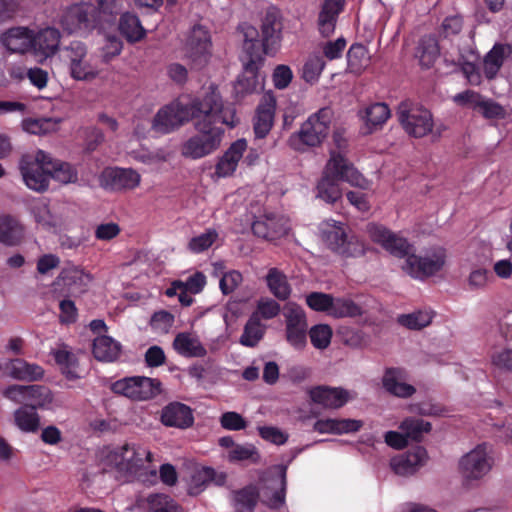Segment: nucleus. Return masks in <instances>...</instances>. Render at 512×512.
<instances>
[{"label": "nucleus", "instance_id": "nucleus-62", "mask_svg": "<svg viewBox=\"0 0 512 512\" xmlns=\"http://www.w3.org/2000/svg\"><path fill=\"white\" fill-rule=\"evenodd\" d=\"M221 427L229 431H239L247 427V421L237 412H224L219 419Z\"/></svg>", "mask_w": 512, "mask_h": 512}, {"label": "nucleus", "instance_id": "nucleus-38", "mask_svg": "<svg viewBox=\"0 0 512 512\" xmlns=\"http://www.w3.org/2000/svg\"><path fill=\"white\" fill-rule=\"evenodd\" d=\"M440 56L438 40L433 35L423 36L418 43V64L429 69Z\"/></svg>", "mask_w": 512, "mask_h": 512}, {"label": "nucleus", "instance_id": "nucleus-18", "mask_svg": "<svg viewBox=\"0 0 512 512\" xmlns=\"http://www.w3.org/2000/svg\"><path fill=\"white\" fill-rule=\"evenodd\" d=\"M289 228L288 220L274 213L261 215L252 223L254 235L269 241L285 236Z\"/></svg>", "mask_w": 512, "mask_h": 512}, {"label": "nucleus", "instance_id": "nucleus-4", "mask_svg": "<svg viewBox=\"0 0 512 512\" xmlns=\"http://www.w3.org/2000/svg\"><path fill=\"white\" fill-rule=\"evenodd\" d=\"M287 466L276 465L269 468L261 478L260 492L253 487H245L234 493V508L237 512H252L259 494L270 508L279 509L285 504Z\"/></svg>", "mask_w": 512, "mask_h": 512}, {"label": "nucleus", "instance_id": "nucleus-56", "mask_svg": "<svg viewBox=\"0 0 512 512\" xmlns=\"http://www.w3.org/2000/svg\"><path fill=\"white\" fill-rule=\"evenodd\" d=\"M174 315L166 310L156 311L150 319L151 329L159 334H167L174 324Z\"/></svg>", "mask_w": 512, "mask_h": 512}, {"label": "nucleus", "instance_id": "nucleus-41", "mask_svg": "<svg viewBox=\"0 0 512 512\" xmlns=\"http://www.w3.org/2000/svg\"><path fill=\"white\" fill-rule=\"evenodd\" d=\"M391 112L386 103L377 102L365 109V124L368 132L371 133L381 128L390 118Z\"/></svg>", "mask_w": 512, "mask_h": 512}, {"label": "nucleus", "instance_id": "nucleus-55", "mask_svg": "<svg viewBox=\"0 0 512 512\" xmlns=\"http://www.w3.org/2000/svg\"><path fill=\"white\" fill-rule=\"evenodd\" d=\"M231 462L249 460L257 463L260 460L258 449L253 444L235 445L228 453Z\"/></svg>", "mask_w": 512, "mask_h": 512}, {"label": "nucleus", "instance_id": "nucleus-29", "mask_svg": "<svg viewBox=\"0 0 512 512\" xmlns=\"http://www.w3.org/2000/svg\"><path fill=\"white\" fill-rule=\"evenodd\" d=\"M173 349L185 358H202L207 355V349L201 343L199 337L192 332H179L176 334Z\"/></svg>", "mask_w": 512, "mask_h": 512}, {"label": "nucleus", "instance_id": "nucleus-11", "mask_svg": "<svg viewBox=\"0 0 512 512\" xmlns=\"http://www.w3.org/2000/svg\"><path fill=\"white\" fill-rule=\"evenodd\" d=\"M52 156L43 150L34 155L25 154L19 161V170L25 185L36 192H44L49 186V165Z\"/></svg>", "mask_w": 512, "mask_h": 512}, {"label": "nucleus", "instance_id": "nucleus-59", "mask_svg": "<svg viewBox=\"0 0 512 512\" xmlns=\"http://www.w3.org/2000/svg\"><path fill=\"white\" fill-rule=\"evenodd\" d=\"M257 430L263 440L274 445H284L289 439L287 432L275 426H259Z\"/></svg>", "mask_w": 512, "mask_h": 512}, {"label": "nucleus", "instance_id": "nucleus-40", "mask_svg": "<svg viewBox=\"0 0 512 512\" xmlns=\"http://www.w3.org/2000/svg\"><path fill=\"white\" fill-rule=\"evenodd\" d=\"M266 327L257 314H252L246 322L239 342L246 347H255L263 338Z\"/></svg>", "mask_w": 512, "mask_h": 512}, {"label": "nucleus", "instance_id": "nucleus-64", "mask_svg": "<svg viewBox=\"0 0 512 512\" xmlns=\"http://www.w3.org/2000/svg\"><path fill=\"white\" fill-rule=\"evenodd\" d=\"M280 311L281 307L277 301L270 298H262L258 301L256 314L268 320L276 317Z\"/></svg>", "mask_w": 512, "mask_h": 512}, {"label": "nucleus", "instance_id": "nucleus-51", "mask_svg": "<svg viewBox=\"0 0 512 512\" xmlns=\"http://www.w3.org/2000/svg\"><path fill=\"white\" fill-rule=\"evenodd\" d=\"M390 465L397 475L403 477L412 476L416 473V452L404 453L393 457Z\"/></svg>", "mask_w": 512, "mask_h": 512}, {"label": "nucleus", "instance_id": "nucleus-50", "mask_svg": "<svg viewBox=\"0 0 512 512\" xmlns=\"http://www.w3.org/2000/svg\"><path fill=\"white\" fill-rule=\"evenodd\" d=\"M415 104L413 100H403L397 109L398 120L403 129L411 136L416 135V116L414 115Z\"/></svg>", "mask_w": 512, "mask_h": 512}, {"label": "nucleus", "instance_id": "nucleus-9", "mask_svg": "<svg viewBox=\"0 0 512 512\" xmlns=\"http://www.w3.org/2000/svg\"><path fill=\"white\" fill-rule=\"evenodd\" d=\"M319 234L327 248L338 255L350 257L363 250L358 240L348 235V227L343 222L325 220L319 225Z\"/></svg>", "mask_w": 512, "mask_h": 512}, {"label": "nucleus", "instance_id": "nucleus-3", "mask_svg": "<svg viewBox=\"0 0 512 512\" xmlns=\"http://www.w3.org/2000/svg\"><path fill=\"white\" fill-rule=\"evenodd\" d=\"M340 181L363 190L370 187V181L340 151L332 150L317 184L316 197L328 204H334L342 197Z\"/></svg>", "mask_w": 512, "mask_h": 512}, {"label": "nucleus", "instance_id": "nucleus-63", "mask_svg": "<svg viewBox=\"0 0 512 512\" xmlns=\"http://www.w3.org/2000/svg\"><path fill=\"white\" fill-rule=\"evenodd\" d=\"M243 277L239 271L232 270L225 273L220 279L219 286L223 294L232 293L242 282Z\"/></svg>", "mask_w": 512, "mask_h": 512}, {"label": "nucleus", "instance_id": "nucleus-30", "mask_svg": "<svg viewBox=\"0 0 512 512\" xmlns=\"http://www.w3.org/2000/svg\"><path fill=\"white\" fill-rule=\"evenodd\" d=\"M247 149V142L245 139H238L227 149V151L220 157L215 167V173L218 177H228L232 175L238 166V162Z\"/></svg>", "mask_w": 512, "mask_h": 512}, {"label": "nucleus", "instance_id": "nucleus-10", "mask_svg": "<svg viewBox=\"0 0 512 512\" xmlns=\"http://www.w3.org/2000/svg\"><path fill=\"white\" fill-rule=\"evenodd\" d=\"M371 239L380 244L385 250L392 255L404 258L403 270L412 278H416V256L410 254L412 246L403 237L391 232L386 227L378 224H369L367 227Z\"/></svg>", "mask_w": 512, "mask_h": 512}, {"label": "nucleus", "instance_id": "nucleus-2", "mask_svg": "<svg viewBox=\"0 0 512 512\" xmlns=\"http://www.w3.org/2000/svg\"><path fill=\"white\" fill-rule=\"evenodd\" d=\"M216 101L217 88L214 86H210L202 97L175 100L158 110L151 128L157 134H169L190 120L200 118L201 112L217 109Z\"/></svg>", "mask_w": 512, "mask_h": 512}, {"label": "nucleus", "instance_id": "nucleus-32", "mask_svg": "<svg viewBox=\"0 0 512 512\" xmlns=\"http://www.w3.org/2000/svg\"><path fill=\"white\" fill-rule=\"evenodd\" d=\"M310 397L326 408H340L348 401V392L342 388L319 386L310 391Z\"/></svg>", "mask_w": 512, "mask_h": 512}, {"label": "nucleus", "instance_id": "nucleus-35", "mask_svg": "<svg viewBox=\"0 0 512 512\" xmlns=\"http://www.w3.org/2000/svg\"><path fill=\"white\" fill-rule=\"evenodd\" d=\"M121 344L110 336L100 335L93 341L92 353L98 361L114 362L121 354Z\"/></svg>", "mask_w": 512, "mask_h": 512}, {"label": "nucleus", "instance_id": "nucleus-12", "mask_svg": "<svg viewBox=\"0 0 512 512\" xmlns=\"http://www.w3.org/2000/svg\"><path fill=\"white\" fill-rule=\"evenodd\" d=\"M491 452L489 444L481 443L460 458L459 472L466 485L479 481L490 472L493 465Z\"/></svg>", "mask_w": 512, "mask_h": 512}, {"label": "nucleus", "instance_id": "nucleus-31", "mask_svg": "<svg viewBox=\"0 0 512 512\" xmlns=\"http://www.w3.org/2000/svg\"><path fill=\"white\" fill-rule=\"evenodd\" d=\"M399 429L400 431H387L384 435L385 443L396 450H402L416 441V419H405Z\"/></svg>", "mask_w": 512, "mask_h": 512}, {"label": "nucleus", "instance_id": "nucleus-37", "mask_svg": "<svg viewBox=\"0 0 512 512\" xmlns=\"http://www.w3.org/2000/svg\"><path fill=\"white\" fill-rule=\"evenodd\" d=\"M265 281L271 294L278 300L285 301L290 297L292 289L287 276L278 268H270Z\"/></svg>", "mask_w": 512, "mask_h": 512}, {"label": "nucleus", "instance_id": "nucleus-54", "mask_svg": "<svg viewBox=\"0 0 512 512\" xmlns=\"http://www.w3.org/2000/svg\"><path fill=\"white\" fill-rule=\"evenodd\" d=\"M148 503L152 512H183L178 503L165 494L149 496Z\"/></svg>", "mask_w": 512, "mask_h": 512}, {"label": "nucleus", "instance_id": "nucleus-17", "mask_svg": "<svg viewBox=\"0 0 512 512\" xmlns=\"http://www.w3.org/2000/svg\"><path fill=\"white\" fill-rule=\"evenodd\" d=\"M211 46L209 31L201 25H195L186 42L187 57L195 64L203 65L211 55Z\"/></svg>", "mask_w": 512, "mask_h": 512}, {"label": "nucleus", "instance_id": "nucleus-13", "mask_svg": "<svg viewBox=\"0 0 512 512\" xmlns=\"http://www.w3.org/2000/svg\"><path fill=\"white\" fill-rule=\"evenodd\" d=\"M112 390L132 400L143 401L161 393V382L145 376H131L114 382Z\"/></svg>", "mask_w": 512, "mask_h": 512}, {"label": "nucleus", "instance_id": "nucleus-5", "mask_svg": "<svg viewBox=\"0 0 512 512\" xmlns=\"http://www.w3.org/2000/svg\"><path fill=\"white\" fill-rule=\"evenodd\" d=\"M152 453L136 443H125L110 450L105 458V466L116 473V477L131 481L150 473L156 476V468L151 465Z\"/></svg>", "mask_w": 512, "mask_h": 512}, {"label": "nucleus", "instance_id": "nucleus-47", "mask_svg": "<svg viewBox=\"0 0 512 512\" xmlns=\"http://www.w3.org/2000/svg\"><path fill=\"white\" fill-rule=\"evenodd\" d=\"M332 302L329 316L334 318H344L362 315V308L350 298L333 297Z\"/></svg>", "mask_w": 512, "mask_h": 512}, {"label": "nucleus", "instance_id": "nucleus-14", "mask_svg": "<svg viewBox=\"0 0 512 512\" xmlns=\"http://www.w3.org/2000/svg\"><path fill=\"white\" fill-rule=\"evenodd\" d=\"M63 59L75 80H92L98 75V69L92 64L86 45L80 41H72L63 49Z\"/></svg>", "mask_w": 512, "mask_h": 512}, {"label": "nucleus", "instance_id": "nucleus-42", "mask_svg": "<svg viewBox=\"0 0 512 512\" xmlns=\"http://www.w3.org/2000/svg\"><path fill=\"white\" fill-rule=\"evenodd\" d=\"M88 281V275L76 268L62 271L57 279L58 284L67 287L71 294L83 292Z\"/></svg>", "mask_w": 512, "mask_h": 512}, {"label": "nucleus", "instance_id": "nucleus-44", "mask_svg": "<svg viewBox=\"0 0 512 512\" xmlns=\"http://www.w3.org/2000/svg\"><path fill=\"white\" fill-rule=\"evenodd\" d=\"M53 402L51 390L43 385H28L26 405L37 408H49Z\"/></svg>", "mask_w": 512, "mask_h": 512}, {"label": "nucleus", "instance_id": "nucleus-16", "mask_svg": "<svg viewBox=\"0 0 512 512\" xmlns=\"http://www.w3.org/2000/svg\"><path fill=\"white\" fill-rule=\"evenodd\" d=\"M140 174L131 168L110 167L103 170L99 181L106 190H131L140 184Z\"/></svg>", "mask_w": 512, "mask_h": 512}, {"label": "nucleus", "instance_id": "nucleus-52", "mask_svg": "<svg viewBox=\"0 0 512 512\" xmlns=\"http://www.w3.org/2000/svg\"><path fill=\"white\" fill-rule=\"evenodd\" d=\"M324 67L325 61L322 56L318 54L310 55L302 68V77L305 82L310 84L316 83Z\"/></svg>", "mask_w": 512, "mask_h": 512}, {"label": "nucleus", "instance_id": "nucleus-6", "mask_svg": "<svg viewBox=\"0 0 512 512\" xmlns=\"http://www.w3.org/2000/svg\"><path fill=\"white\" fill-rule=\"evenodd\" d=\"M244 41L242 46V55L240 60L243 65V71L238 76L234 84V92L238 99L253 94L262 88V82L259 70L264 64L265 58L262 57L257 35L258 31L251 25L242 26Z\"/></svg>", "mask_w": 512, "mask_h": 512}, {"label": "nucleus", "instance_id": "nucleus-58", "mask_svg": "<svg viewBox=\"0 0 512 512\" xmlns=\"http://www.w3.org/2000/svg\"><path fill=\"white\" fill-rule=\"evenodd\" d=\"M333 296L322 292H312L306 296L307 305L314 311L330 314Z\"/></svg>", "mask_w": 512, "mask_h": 512}, {"label": "nucleus", "instance_id": "nucleus-25", "mask_svg": "<svg viewBox=\"0 0 512 512\" xmlns=\"http://www.w3.org/2000/svg\"><path fill=\"white\" fill-rule=\"evenodd\" d=\"M1 42L3 46L13 53H32L33 30L27 27L11 28L2 34Z\"/></svg>", "mask_w": 512, "mask_h": 512}, {"label": "nucleus", "instance_id": "nucleus-61", "mask_svg": "<svg viewBox=\"0 0 512 512\" xmlns=\"http://www.w3.org/2000/svg\"><path fill=\"white\" fill-rule=\"evenodd\" d=\"M476 110L479 111L486 119L502 118L505 114V111L500 104L491 99H486L483 96L481 97Z\"/></svg>", "mask_w": 512, "mask_h": 512}, {"label": "nucleus", "instance_id": "nucleus-23", "mask_svg": "<svg viewBox=\"0 0 512 512\" xmlns=\"http://www.w3.org/2000/svg\"><path fill=\"white\" fill-rule=\"evenodd\" d=\"M280 32L281 25L277 20L276 13L268 12L262 21V41L260 43V41L257 40L262 52V57H264V55H274L277 52L281 40ZM258 36L259 34L256 39H258Z\"/></svg>", "mask_w": 512, "mask_h": 512}, {"label": "nucleus", "instance_id": "nucleus-34", "mask_svg": "<svg viewBox=\"0 0 512 512\" xmlns=\"http://www.w3.org/2000/svg\"><path fill=\"white\" fill-rule=\"evenodd\" d=\"M362 422L354 419H320L314 423L313 430L320 434H344L357 432Z\"/></svg>", "mask_w": 512, "mask_h": 512}, {"label": "nucleus", "instance_id": "nucleus-21", "mask_svg": "<svg viewBox=\"0 0 512 512\" xmlns=\"http://www.w3.org/2000/svg\"><path fill=\"white\" fill-rule=\"evenodd\" d=\"M346 0H323L317 16L319 34L328 38L335 32L340 14L344 11Z\"/></svg>", "mask_w": 512, "mask_h": 512}, {"label": "nucleus", "instance_id": "nucleus-15", "mask_svg": "<svg viewBox=\"0 0 512 512\" xmlns=\"http://www.w3.org/2000/svg\"><path fill=\"white\" fill-rule=\"evenodd\" d=\"M285 334L287 342L296 350H303L307 345L308 323L305 311L296 303L284 307Z\"/></svg>", "mask_w": 512, "mask_h": 512}, {"label": "nucleus", "instance_id": "nucleus-48", "mask_svg": "<svg viewBox=\"0 0 512 512\" xmlns=\"http://www.w3.org/2000/svg\"><path fill=\"white\" fill-rule=\"evenodd\" d=\"M51 178L62 184L74 183L78 179V173L71 164L52 158V164L49 165V179Z\"/></svg>", "mask_w": 512, "mask_h": 512}, {"label": "nucleus", "instance_id": "nucleus-36", "mask_svg": "<svg viewBox=\"0 0 512 512\" xmlns=\"http://www.w3.org/2000/svg\"><path fill=\"white\" fill-rule=\"evenodd\" d=\"M24 229L20 222L10 215H0V243L13 247L21 243Z\"/></svg>", "mask_w": 512, "mask_h": 512}, {"label": "nucleus", "instance_id": "nucleus-24", "mask_svg": "<svg viewBox=\"0 0 512 512\" xmlns=\"http://www.w3.org/2000/svg\"><path fill=\"white\" fill-rule=\"evenodd\" d=\"M161 421L165 426L186 429L193 425L192 409L186 404L172 402L162 409Z\"/></svg>", "mask_w": 512, "mask_h": 512}, {"label": "nucleus", "instance_id": "nucleus-49", "mask_svg": "<svg viewBox=\"0 0 512 512\" xmlns=\"http://www.w3.org/2000/svg\"><path fill=\"white\" fill-rule=\"evenodd\" d=\"M348 68L351 72L359 74L369 63L368 50L362 44L351 45L347 52Z\"/></svg>", "mask_w": 512, "mask_h": 512}, {"label": "nucleus", "instance_id": "nucleus-7", "mask_svg": "<svg viewBox=\"0 0 512 512\" xmlns=\"http://www.w3.org/2000/svg\"><path fill=\"white\" fill-rule=\"evenodd\" d=\"M60 25L68 34L88 35L100 26V12L94 3L78 2L66 6Z\"/></svg>", "mask_w": 512, "mask_h": 512}, {"label": "nucleus", "instance_id": "nucleus-1", "mask_svg": "<svg viewBox=\"0 0 512 512\" xmlns=\"http://www.w3.org/2000/svg\"><path fill=\"white\" fill-rule=\"evenodd\" d=\"M216 104L217 109L201 112V117L196 118L194 127L197 133L182 143L180 151L183 157L197 160L214 153L221 146L224 135L222 125H236L235 110L223 105L218 91Z\"/></svg>", "mask_w": 512, "mask_h": 512}, {"label": "nucleus", "instance_id": "nucleus-57", "mask_svg": "<svg viewBox=\"0 0 512 512\" xmlns=\"http://www.w3.org/2000/svg\"><path fill=\"white\" fill-rule=\"evenodd\" d=\"M218 233L215 229H207L204 233L193 237L188 244L193 253H201L209 249L217 240Z\"/></svg>", "mask_w": 512, "mask_h": 512}, {"label": "nucleus", "instance_id": "nucleus-26", "mask_svg": "<svg viewBox=\"0 0 512 512\" xmlns=\"http://www.w3.org/2000/svg\"><path fill=\"white\" fill-rule=\"evenodd\" d=\"M407 373L402 368H387L382 378L384 389L400 398L410 397L414 394L413 385L407 384Z\"/></svg>", "mask_w": 512, "mask_h": 512}, {"label": "nucleus", "instance_id": "nucleus-19", "mask_svg": "<svg viewBox=\"0 0 512 512\" xmlns=\"http://www.w3.org/2000/svg\"><path fill=\"white\" fill-rule=\"evenodd\" d=\"M60 40L61 33L57 28L46 27L37 33L33 31L32 54L38 62L43 63L58 52Z\"/></svg>", "mask_w": 512, "mask_h": 512}, {"label": "nucleus", "instance_id": "nucleus-27", "mask_svg": "<svg viewBox=\"0 0 512 512\" xmlns=\"http://www.w3.org/2000/svg\"><path fill=\"white\" fill-rule=\"evenodd\" d=\"M446 262V250L441 246L424 249L418 256V279L429 277L438 273Z\"/></svg>", "mask_w": 512, "mask_h": 512}, {"label": "nucleus", "instance_id": "nucleus-53", "mask_svg": "<svg viewBox=\"0 0 512 512\" xmlns=\"http://www.w3.org/2000/svg\"><path fill=\"white\" fill-rule=\"evenodd\" d=\"M308 334L313 347L324 350L330 345L333 333L329 325L317 324L309 329Z\"/></svg>", "mask_w": 512, "mask_h": 512}, {"label": "nucleus", "instance_id": "nucleus-60", "mask_svg": "<svg viewBox=\"0 0 512 512\" xmlns=\"http://www.w3.org/2000/svg\"><path fill=\"white\" fill-rule=\"evenodd\" d=\"M341 341L352 348H359L365 343L364 334L362 331L354 329L349 326H341L337 331Z\"/></svg>", "mask_w": 512, "mask_h": 512}, {"label": "nucleus", "instance_id": "nucleus-46", "mask_svg": "<svg viewBox=\"0 0 512 512\" xmlns=\"http://www.w3.org/2000/svg\"><path fill=\"white\" fill-rule=\"evenodd\" d=\"M418 138L430 135L431 141H437L442 134L443 126L434 128L433 117L430 111L418 106Z\"/></svg>", "mask_w": 512, "mask_h": 512}, {"label": "nucleus", "instance_id": "nucleus-33", "mask_svg": "<svg viewBox=\"0 0 512 512\" xmlns=\"http://www.w3.org/2000/svg\"><path fill=\"white\" fill-rule=\"evenodd\" d=\"M51 355L68 380H75L80 377L77 372L78 359L68 345L64 343L59 344L56 348L51 350Z\"/></svg>", "mask_w": 512, "mask_h": 512}, {"label": "nucleus", "instance_id": "nucleus-8", "mask_svg": "<svg viewBox=\"0 0 512 512\" xmlns=\"http://www.w3.org/2000/svg\"><path fill=\"white\" fill-rule=\"evenodd\" d=\"M331 120L332 110L329 107L319 109L308 117L298 132L290 136L289 145L295 150L320 145L329 134Z\"/></svg>", "mask_w": 512, "mask_h": 512}, {"label": "nucleus", "instance_id": "nucleus-45", "mask_svg": "<svg viewBox=\"0 0 512 512\" xmlns=\"http://www.w3.org/2000/svg\"><path fill=\"white\" fill-rule=\"evenodd\" d=\"M59 123L57 118H27L22 121V128L31 134H48L57 131Z\"/></svg>", "mask_w": 512, "mask_h": 512}, {"label": "nucleus", "instance_id": "nucleus-20", "mask_svg": "<svg viewBox=\"0 0 512 512\" xmlns=\"http://www.w3.org/2000/svg\"><path fill=\"white\" fill-rule=\"evenodd\" d=\"M0 372L18 381L32 382L44 377V369L40 365L29 363L21 358L0 362Z\"/></svg>", "mask_w": 512, "mask_h": 512}, {"label": "nucleus", "instance_id": "nucleus-22", "mask_svg": "<svg viewBox=\"0 0 512 512\" xmlns=\"http://www.w3.org/2000/svg\"><path fill=\"white\" fill-rule=\"evenodd\" d=\"M276 103L272 91L263 94L254 117V133L257 138L266 137L273 127Z\"/></svg>", "mask_w": 512, "mask_h": 512}, {"label": "nucleus", "instance_id": "nucleus-39", "mask_svg": "<svg viewBox=\"0 0 512 512\" xmlns=\"http://www.w3.org/2000/svg\"><path fill=\"white\" fill-rule=\"evenodd\" d=\"M119 31L123 37L130 43L142 40L146 35L139 18L132 13L126 12L121 15L119 20Z\"/></svg>", "mask_w": 512, "mask_h": 512}, {"label": "nucleus", "instance_id": "nucleus-28", "mask_svg": "<svg viewBox=\"0 0 512 512\" xmlns=\"http://www.w3.org/2000/svg\"><path fill=\"white\" fill-rule=\"evenodd\" d=\"M512 59V44L495 43L483 59V73L488 80L494 79L505 59Z\"/></svg>", "mask_w": 512, "mask_h": 512}, {"label": "nucleus", "instance_id": "nucleus-43", "mask_svg": "<svg viewBox=\"0 0 512 512\" xmlns=\"http://www.w3.org/2000/svg\"><path fill=\"white\" fill-rule=\"evenodd\" d=\"M16 426L23 432H36L40 425V418L33 407L21 406L14 412Z\"/></svg>", "mask_w": 512, "mask_h": 512}]
</instances>
